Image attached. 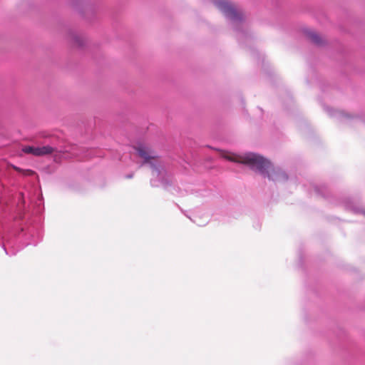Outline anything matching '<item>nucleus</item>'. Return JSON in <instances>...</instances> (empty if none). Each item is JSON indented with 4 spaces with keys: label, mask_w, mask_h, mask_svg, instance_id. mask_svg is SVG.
I'll list each match as a JSON object with an SVG mask.
<instances>
[{
    "label": "nucleus",
    "mask_w": 365,
    "mask_h": 365,
    "mask_svg": "<svg viewBox=\"0 0 365 365\" xmlns=\"http://www.w3.org/2000/svg\"><path fill=\"white\" fill-rule=\"evenodd\" d=\"M54 149L48 145L42 147H35V156H43L52 153Z\"/></svg>",
    "instance_id": "5"
},
{
    "label": "nucleus",
    "mask_w": 365,
    "mask_h": 365,
    "mask_svg": "<svg viewBox=\"0 0 365 365\" xmlns=\"http://www.w3.org/2000/svg\"><path fill=\"white\" fill-rule=\"evenodd\" d=\"M216 5L231 19L238 20L242 19V13L228 1L225 0L219 1L216 3Z\"/></svg>",
    "instance_id": "2"
},
{
    "label": "nucleus",
    "mask_w": 365,
    "mask_h": 365,
    "mask_svg": "<svg viewBox=\"0 0 365 365\" xmlns=\"http://www.w3.org/2000/svg\"><path fill=\"white\" fill-rule=\"evenodd\" d=\"M307 36L308 38L316 45H322L324 43V41L322 36H320L318 34L315 33L312 31H309L307 33Z\"/></svg>",
    "instance_id": "6"
},
{
    "label": "nucleus",
    "mask_w": 365,
    "mask_h": 365,
    "mask_svg": "<svg viewBox=\"0 0 365 365\" xmlns=\"http://www.w3.org/2000/svg\"><path fill=\"white\" fill-rule=\"evenodd\" d=\"M223 158L235 163L244 164L252 170H257L269 180L275 182H284L288 179L287 175L280 168H274L272 163L262 157L253 153L244 155L235 153H225Z\"/></svg>",
    "instance_id": "1"
},
{
    "label": "nucleus",
    "mask_w": 365,
    "mask_h": 365,
    "mask_svg": "<svg viewBox=\"0 0 365 365\" xmlns=\"http://www.w3.org/2000/svg\"><path fill=\"white\" fill-rule=\"evenodd\" d=\"M135 149L138 155L144 159L145 162H148L150 160L157 158L156 153L149 146L138 145L135 147Z\"/></svg>",
    "instance_id": "3"
},
{
    "label": "nucleus",
    "mask_w": 365,
    "mask_h": 365,
    "mask_svg": "<svg viewBox=\"0 0 365 365\" xmlns=\"http://www.w3.org/2000/svg\"><path fill=\"white\" fill-rule=\"evenodd\" d=\"M68 41L72 46L80 47L83 46L86 40L83 36L76 33H71L68 36Z\"/></svg>",
    "instance_id": "4"
},
{
    "label": "nucleus",
    "mask_w": 365,
    "mask_h": 365,
    "mask_svg": "<svg viewBox=\"0 0 365 365\" xmlns=\"http://www.w3.org/2000/svg\"><path fill=\"white\" fill-rule=\"evenodd\" d=\"M128 178H133V175H129L128 176Z\"/></svg>",
    "instance_id": "9"
},
{
    "label": "nucleus",
    "mask_w": 365,
    "mask_h": 365,
    "mask_svg": "<svg viewBox=\"0 0 365 365\" xmlns=\"http://www.w3.org/2000/svg\"><path fill=\"white\" fill-rule=\"evenodd\" d=\"M34 173V172L31 170H27L24 171V175H33Z\"/></svg>",
    "instance_id": "8"
},
{
    "label": "nucleus",
    "mask_w": 365,
    "mask_h": 365,
    "mask_svg": "<svg viewBox=\"0 0 365 365\" xmlns=\"http://www.w3.org/2000/svg\"><path fill=\"white\" fill-rule=\"evenodd\" d=\"M22 151L26 154H31V155H34L35 147L26 146L22 148Z\"/></svg>",
    "instance_id": "7"
}]
</instances>
